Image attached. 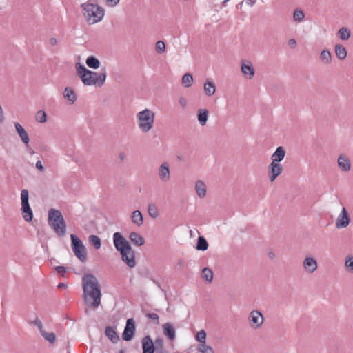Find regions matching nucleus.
Listing matches in <instances>:
<instances>
[{
  "label": "nucleus",
  "mask_w": 353,
  "mask_h": 353,
  "mask_svg": "<svg viewBox=\"0 0 353 353\" xmlns=\"http://www.w3.org/2000/svg\"><path fill=\"white\" fill-rule=\"evenodd\" d=\"M49 43H50V44L51 46H56V45H57V39H56L55 38H51V39H50V40H49Z\"/></svg>",
  "instance_id": "50"
},
{
  "label": "nucleus",
  "mask_w": 353,
  "mask_h": 353,
  "mask_svg": "<svg viewBox=\"0 0 353 353\" xmlns=\"http://www.w3.org/2000/svg\"><path fill=\"white\" fill-rule=\"evenodd\" d=\"M264 321L263 314L258 310L252 311L248 316V323L251 328L259 329Z\"/></svg>",
  "instance_id": "9"
},
{
  "label": "nucleus",
  "mask_w": 353,
  "mask_h": 353,
  "mask_svg": "<svg viewBox=\"0 0 353 353\" xmlns=\"http://www.w3.org/2000/svg\"><path fill=\"white\" fill-rule=\"evenodd\" d=\"M242 6H243V2H241L240 3H239L236 7L237 8L239 9H241L242 8Z\"/></svg>",
  "instance_id": "55"
},
{
  "label": "nucleus",
  "mask_w": 353,
  "mask_h": 353,
  "mask_svg": "<svg viewBox=\"0 0 353 353\" xmlns=\"http://www.w3.org/2000/svg\"><path fill=\"white\" fill-rule=\"evenodd\" d=\"M202 276L208 283H210L213 279V273L209 268H205L202 271Z\"/></svg>",
  "instance_id": "38"
},
{
  "label": "nucleus",
  "mask_w": 353,
  "mask_h": 353,
  "mask_svg": "<svg viewBox=\"0 0 353 353\" xmlns=\"http://www.w3.org/2000/svg\"><path fill=\"white\" fill-rule=\"evenodd\" d=\"M338 35L341 40L346 41L350 37V30L347 28L343 27L338 31Z\"/></svg>",
  "instance_id": "31"
},
{
  "label": "nucleus",
  "mask_w": 353,
  "mask_h": 353,
  "mask_svg": "<svg viewBox=\"0 0 353 353\" xmlns=\"http://www.w3.org/2000/svg\"><path fill=\"white\" fill-rule=\"evenodd\" d=\"M131 219L133 223L139 227L142 225L143 223V216L139 210H135L132 213Z\"/></svg>",
  "instance_id": "23"
},
{
  "label": "nucleus",
  "mask_w": 353,
  "mask_h": 353,
  "mask_svg": "<svg viewBox=\"0 0 353 353\" xmlns=\"http://www.w3.org/2000/svg\"><path fill=\"white\" fill-rule=\"evenodd\" d=\"M81 8L83 15L90 24L100 21L104 16V10L97 3L87 1L81 4Z\"/></svg>",
  "instance_id": "4"
},
{
  "label": "nucleus",
  "mask_w": 353,
  "mask_h": 353,
  "mask_svg": "<svg viewBox=\"0 0 353 353\" xmlns=\"http://www.w3.org/2000/svg\"><path fill=\"white\" fill-rule=\"evenodd\" d=\"M182 84L185 88H189L192 85L193 83V77L190 73H186L182 77Z\"/></svg>",
  "instance_id": "33"
},
{
  "label": "nucleus",
  "mask_w": 353,
  "mask_h": 353,
  "mask_svg": "<svg viewBox=\"0 0 353 353\" xmlns=\"http://www.w3.org/2000/svg\"><path fill=\"white\" fill-rule=\"evenodd\" d=\"M282 171L283 167L281 163H274L271 162L268 166V170L270 181L271 182L274 181L276 177L282 173Z\"/></svg>",
  "instance_id": "10"
},
{
  "label": "nucleus",
  "mask_w": 353,
  "mask_h": 353,
  "mask_svg": "<svg viewBox=\"0 0 353 353\" xmlns=\"http://www.w3.org/2000/svg\"><path fill=\"white\" fill-rule=\"evenodd\" d=\"M254 1H246V3L248 5V6L250 7H252L253 5H254Z\"/></svg>",
  "instance_id": "54"
},
{
  "label": "nucleus",
  "mask_w": 353,
  "mask_h": 353,
  "mask_svg": "<svg viewBox=\"0 0 353 353\" xmlns=\"http://www.w3.org/2000/svg\"><path fill=\"white\" fill-rule=\"evenodd\" d=\"M83 298L86 305L97 308L101 304V292L97 279L92 274L82 278Z\"/></svg>",
  "instance_id": "1"
},
{
  "label": "nucleus",
  "mask_w": 353,
  "mask_h": 353,
  "mask_svg": "<svg viewBox=\"0 0 353 353\" xmlns=\"http://www.w3.org/2000/svg\"><path fill=\"white\" fill-rule=\"evenodd\" d=\"M143 353H154V343L149 336L143 338L141 341Z\"/></svg>",
  "instance_id": "15"
},
{
  "label": "nucleus",
  "mask_w": 353,
  "mask_h": 353,
  "mask_svg": "<svg viewBox=\"0 0 353 353\" xmlns=\"http://www.w3.org/2000/svg\"><path fill=\"white\" fill-rule=\"evenodd\" d=\"M87 65L93 69H97L100 67L99 61L93 56H90L87 58L85 61Z\"/></svg>",
  "instance_id": "28"
},
{
  "label": "nucleus",
  "mask_w": 353,
  "mask_h": 353,
  "mask_svg": "<svg viewBox=\"0 0 353 353\" xmlns=\"http://www.w3.org/2000/svg\"><path fill=\"white\" fill-rule=\"evenodd\" d=\"M107 2H108V6H112V7H113V6H115L117 4V3H118L119 1H107Z\"/></svg>",
  "instance_id": "51"
},
{
  "label": "nucleus",
  "mask_w": 353,
  "mask_h": 353,
  "mask_svg": "<svg viewBox=\"0 0 353 353\" xmlns=\"http://www.w3.org/2000/svg\"><path fill=\"white\" fill-rule=\"evenodd\" d=\"M345 265L348 271L353 272V257L347 259Z\"/></svg>",
  "instance_id": "43"
},
{
  "label": "nucleus",
  "mask_w": 353,
  "mask_h": 353,
  "mask_svg": "<svg viewBox=\"0 0 353 353\" xmlns=\"http://www.w3.org/2000/svg\"><path fill=\"white\" fill-rule=\"evenodd\" d=\"M338 165L339 168L344 172L350 170L351 163L350 159L343 155L339 156L338 159Z\"/></svg>",
  "instance_id": "20"
},
{
  "label": "nucleus",
  "mask_w": 353,
  "mask_h": 353,
  "mask_svg": "<svg viewBox=\"0 0 353 353\" xmlns=\"http://www.w3.org/2000/svg\"><path fill=\"white\" fill-rule=\"evenodd\" d=\"M204 91L205 94L208 96L213 95L216 91L214 84L212 81H206L204 84Z\"/></svg>",
  "instance_id": "29"
},
{
  "label": "nucleus",
  "mask_w": 353,
  "mask_h": 353,
  "mask_svg": "<svg viewBox=\"0 0 353 353\" xmlns=\"http://www.w3.org/2000/svg\"><path fill=\"white\" fill-rule=\"evenodd\" d=\"M148 214L152 218H157L159 216V210L156 205L150 203L148 208Z\"/></svg>",
  "instance_id": "34"
},
{
  "label": "nucleus",
  "mask_w": 353,
  "mask_h": 353,
  "mask_svg": "<svg viewBox=\"0 0 353 353\" xmlns=\"http://www.w3.org/2000/svg\"><path fill=\"white\" fill-rule=\"evenodd\" d=\"M335 54L336 56L340 59L343 60L347 57V51L344 46L341 44L335 46Z\"/></svg>",
  "instance_id": "24"
},
{
  "label": "nucleus",
  "mask_w": 353,
  "mask_h": 353,
  "mask_svg": "<svg viewBox=\"0 0 353 353\" xmlns=\"http://www.w3.org/2000/svg\"><path fill=\"white\" fill-rule=\"evenodd\" d=\"M113 241L116 249L121 255L122 260L130 268H134L136 265L135 255L129 242L119 232L114 234Z\"/></svg>",
  "instance_id": "2"
},
{
  "label": "nucleus",
  "mask_w": 353,
  "mask_h": 353,
  "mask_svg": "<svg viewBox=\"0 0 353 353\" xmlns=\"http://www.w3.org/2000/svg\"><path fill=\"white\" fill-rule=\"evenodd\" d=\"M350 223V217L345 208H343L341 213L336 220V227L337 228H346Z\"/></svg>",
  "instance_id": "11"
},
{
  "label": "nucleus",
  "mask_w": 353,
  "mask_h": 353,
  "mask_svg": "<svg viewBox=\"0 0 353 353\" xmlns=\"http://www.w3.org/2000/svg\"><path fill=\"white\" fill-rule=\"evenodd\" d=\"M63 96L65 99L69 101L71 103H74L77 99L76 94L72 89L70 88H65Z\"/></svg>",
  "instance_id": "25"
},
{
  "label": "nucleus",
  "mask_w": 353,
  "mask_h": 353,
  "mask_svg": "<svg viewBox=\"0 0 353 353\" xmlns=\"http://www.w3.org/2000/svg\"><path fill=\"white\" fill-rule=\"evenodd\" d=\"M165 49V45L163 41H159L156 43V50L158 53H163Z\"/></svg>",
  "instance_id": "42"
},
{
  "label": "nucleus",
  "mask_w": 353,
  "mask_h": 353,
  "mask_svg": "<svg viewBox=\"0 0 353 353\" xmlns=\"http://www.w3.org/2000/svg\"><path fill=\"white\" fill-rule=\"evenodd\" d=\"M137 124L143 132H149L153 127L155 114L149 109H145L137 114Z\"/></svg>",
  "instance_id": "6"
},
{
  "label": "nucleus",
  "mask_w": 353,
  "mask_h": 353,
  "mask_svg": "<svg viewBox=\"0 0 353 353\" xmlns=\"http://www.w3.org/2000/svg\"><path fill=\"white\" fill-rule=\"evenodd\" d=\"M120 158L121 160H123L124 159V154H120Z\"/></svg>",
  "instance_id": "56"
},
{
  "label": "nucleus",
  "mask_w": 353,
  "mask_h": 353,
  "mask_svg": "<svg viewBox=\"0 0 353 353\" xmlns=\"http://www.w3.org/2000/svg\"><path fill=\"white\" fill-rule=\"evenodd\" d=\"M41 335L43 336L45 340L48 341V342L53 343L56 341V336L55 334L52 332L48 333L44 330H41L40 332Z\"/></svg>",
  "instance_id": "36"
},
{
  "label": "nucleus",
  "mask_w": 353,
  "mask_h": 353,
  "mask_svg": "<svg viewBox=\"0 0 353 353\" xmlns=\"http://www.w3.org/2000/svg\"><path fill=\"white\" fill-rule=\"evenodd\" d=\"M304 13L302 10H296L294 12V19L295 21H301L304 18Z\"/></svg>",
  "instance_id": "41"
},
{
  "label": "nucleus",
  "mask_w": 353,
  "mask_h": 353,
  "mask_svg": "<svg viewBox=\"0 0 353 353\" xmlns=\"http://www.w3.org/2000/svg\"><path fill=\"white\" fill-rule=\"evenodd\" d=\"M56 270L59 274H61L62 276H63L64 274L66 272L65 268L62 266L57 267Z\"/></svg>",
  "instance_id": "47"
},
{
  "label": "nucleus",
  "mask_w": 353,
  "mask_h": 353,
  "mask_svg": "<svg viewBox=\"0 0 353 353\" xmlns=\"http://www.w3.org/2000/svg\"><path fill=\"white\" fill-rule=\"evenodd\" d=\"M159 176L163 181H168L170 179V170L167 163H164L160 166Z\"/></svg>",
  "instance_id": "19"
},
{
  "label": "nucleus",
  "mask_w": 353,
  "mask_h": 353,
  "mask_svg": "<svg viewBox=\"0 0 353 353\" xmlns=\"http://www.w3.org/2000/svg\"><path fill=\"white\" fill-rule=\"evenodd\" d=\"M14 126H15L16 130H17L19 136L20 137L22 142L24 144L28 145L29 143L30 139H29V136H28V134L27 133V132L24 130L23 126L19 123H15Z\"/></svg>",
  "instance_id": "17"
},
{
  "label": "nucleus",
  "mask_w": 353,
  "mask_h": 353,
  "mask_svg": "<svg viewBox=\"0 0 353 353\" xmlns=\"http://www.w3.org/2000/svg\"><path fill=\"white\" fill-rule=\"evenodd\" d=\"M208 243L206 239L203 236H199L196 245V249L199 250L205 251L208 249Z\"/></svg>",
  "instance_id": "32"
},
{
  "label": "nucleus",
  "mask_w": 353,
  "mask_h": 353,
  "mask_svg": "<svg viewBox=\"0 0 353 353\" xmlns=\"http://www.w3.org/2000/svg\"><path fill=\"white\" fill-rule=\"evenodd\" d=\"M285 156V151L281 146L278 147L271 156L272 163H280Z\"/></svg>",
  "instance_id": "16"
},
{
  "label": "nucleus",
  "mask_w": 353,
  "mask_h": 353,
  "mask_svg": "<svg viewBox=\"0 0 353 353\" xmlns=\"http://www.w3.org/2000/svg\"><path fill=\"white\" fill-rule=\"evenodd\" d=\"M196 340L200 342V343H205L206 339V333L204 330L199 331L196 336Z\"/></svg>",
  "instance_id": "40"
},
{
  "label": "nucleus",
  "mask_w": 353,
  "mask_h": 353,
  "mask_svg": "<svg viewBox=\"0 0 353 353\" xmlns=\"http://www.w3.org/2000/svg\"><path fill=\"white\" fill-rule=\"evenodd\" d=\"M208 117V111L205 109H201L199 110L198 121L201 125L206 124Z\"/></svg>",
  "instance_id": "27"
},
{
  "label": "nucleus",
  "mask_w": 353,
  "mask_h": 353,
  "mask_svg": "<svg viewBox=\"0 0 353 353\" xmlns=\"http://www.w3.org/2000/svg\"><path fill=\"white\" fill-rule=\"evenodd\" d=\"M158 342H160L161 343H163V341L161 339H159V340H157L156 341V343H157Z\"/></svg>",
  "instance_id": "57"
},
{
  "label": "nucleus",
  "mask_w": 353,
  "mask_h": 353,
  "mask_svg": "<svg viewBox=\"0 0 353 353\" xmlns=\"http://www.w3.org/2000/svg\"><path fill=\"white\" fill-rule=\"evenodd\" d=\"M70 238L72 241V249L75 256L81 261H85L87 259L86 250L82 241L75 234H71Z\"/></svg>",
  "instance_id": "7"
},
{
  "label": "nucleus",
  "mask_w": 353,
  "mask_h": 353,
  "mask_svg": "<svg viewBox=\"0 0 353 353\" xmlns=\"http://www.w3.org/2000/svg\"><path fill=\"white\" fill-rule=\"evenodd\" d=\"M33 323L39 328L40 332L43 330L42 323L39 319H36Z\"/></svg>",
  "instance_id": "45"
},
{
  "label": "nucleus",
  "mask_w": 353,
  "mask_h": 353,
  "mask_svg": "<svg viewBox=\"0 0 353 353\" xmlns=\"http://www.w3.org/2000/svg\"><path fill=\"white\" fill-rule=\"evenodd\" d=\"M198 350L202 353H214L212 347L208 345L205 343H200L198 345Z\"/></svg>",
  "instance_id": "37"
},
{
  "label": "nucleus",
  "mask_w": 353,
  "mask_h": 353,
  "mask_svg": "<svg viewBox=\"0 0 353 353\" xmlns=\"http://www.w3.org/2000/svg\"><path fill=\"white\" fill-rule=\"evenodd\" d=\"M288 45L292 48H295L296 46V42L295 41V39H291L289 40L288 41Z\"/></svg>",
  "instance_id": "48"
},
{
  "label": "nucleus",
  "mask_w": 353,
  "mask_h": 353,
  "mask_svg": "<svg viewBox=\"0 0 353 353\" xmlns=\"http://www.w3.org/2000/svg\"><path fill=\"white\" fill-rule=\"evenodd\" d=\"M179 103L180 105L183 108H185L187 105V100L185 98H184L183 97L179 98Z\"/></svg>",
  "instance_id": "46"
},
{
  "label": "nucleus",
  "mask_w": 353,
  "mask_h": 353,
  "mask_svg": "<svg viewBox=\"0 0 353 353\" xmlns=\"http://www.w3.org/2000/svg\"><path fill=\"white\" fill-rule=\"evenodd\" d=\"M319 58L321 62L325 64H329L332 61V54L327 50H324L321 52Z\"/></svg>",
  "instance_id": "30"
},
{
  "label": "nucleus",
  "mask_w": 353,
  "mask_h": 353,
  "mask_svg": "<svg viewBox=\"0 0 353 353\" xmlns=\"http://www.w3.org/2000/svg\"><path fill=\"white\" fill-rule=\"evenodd\" d=\"M58 288H60V289H65L67 288V285L65 284V283H60L58 285Z\"/></svg>",
  "instance_id": "52"
},
{
  "label": "nucleus",
  "mask_w": 353,
  "mask_h": 353,
  "mask_svg": "<svg viewBox=\"0 0 353 353\" xmlns=\"http://www.w3.org/2000/svg\"><path fill=\"white\" fill-rule=\"evenodd\" d=\"M195 190L200 198H203L206 194V186L201 181H198L195 184Z\"/></svg>",
  "instance_id": "22"
},
{
  "label": "nucleus",
  "mask_w": 353,
  "mask_h": 353,
  "mask_svg": "<svg viewBox=\"0 0 353 353\" xmlns=\"http://www.w3.org/2000/svg\"><path fill=\"white\" fill-rule=\"evenodd\" d=\"M36 168L40 171L43 172L44 168L41 161H37L36 163Z\"/></svg>",
  "instance_id": "49"
},
{
  "label": "nucleus",
  "mask_w": 353,
  "mask_h": 353,
  "mask_svg": "<svg viewBox=\"0 0 353 353\" xmlns=\"http://www.w3.org/2000/svg\"><path fill=\"white\" fill-rule=\"evenodd\" d=\"M28 191L26 189H23L21 192V211L23 218L26 221H30L32 219V211L29 205L28 202Z\"/></svg>",
  "instance_id": "8"
},
{
  "label": "nucleus",
  "mask_w": 353,
  "mask_h": 353,
  "mask_svg": "<svg viewBox=\"0 0 353 353\" xmlns=\"http://www.w3.org/2000/svg\"><path fill=\"white\" fill-rule=\"evenodd\" d=\"M268 256L270 259H274L275 257V254L272 252H270L268 253Z\"/></svg>",
  "instance_id": "53"
},
{
  "label": "nucleus",
  "mask_w": 353,
  "mask_h": 353,
  "mask_svg": "<svg viewBox=\"0 0 353 353\" xmlns=\"http://www.w3.org/2000/svg\"><path fill=\"white\" fill-rule=\"evenodd\" d=\"M147 316L151 320L156 322V324H159V316L155 313L148 314Z\"/></svg>",
  "instance_id": "44"
},
{
  "label": "nucleus",
  "mask_w": 353,
  "mask_h": 353,
  "mask_svg": "<svg viewBox=\"0 0 353 353\" xmlns=\"http://www.w3.org/2000/svg\"><path fill=\"white\" fill-rule=\"evenodd\" d=\"M35 118L37 121L45 123L46 121L47 115L44 111L39 110L36 113Z\"/></svg>",
  "instance_id": "39"
},
{
  "label": "nucleus",
  "mask_w": 353,
  "mask_h": 353,
  "mask_svg": "<svg viewBox=\"0 0 353 353\" xmlns=\"http://www.w3.org/2000/svg\"><path fill=\"white\" fill-rule=\"evenodd\" d=\"M241 72L243 76L248 79H252L254 75V68L250 61L242 63Z\"/></svg>",
  "instance_id": "14"
},
{
  "label": "nucleus",
  "mask_w": 353,
  "mask_h": 353,
  "mask_svg": "<svg viewBox=\"0 0 353 353\" xmlns=\"http://www.w3.org/2000/svg\"><path fill=\"white\" fill-rule=\"evenodd\" d=\"M303 267L307 273L312 274L317 269V261L311 256H307L303 262Z\"/></svg>",
  "instance_id": "13"
},
{
  "label": "nucleus",
  "mask_w": 353,
  "mask_h": 353,
  "mask_svg": "<svg viewBox=\"0 0 353 353\" xmlns=\"http://www.w3.org/2000/svg\"><path fill=\"white\" fill-rule=\"evenodd\" d=\"M129 238L137 246H141L144 243L143 238L137 232L130 233Z\"/></svg>",
  "instance_id": "26"
},
{
  "label": "nucleus",
  "mask_w": 353,
  "mask_h": 353,
  "mask_svg": "<svg viewBox=\"0 0 353 353\" xmlns=\"http://www.w3.org/2000/svg\"><path fill=\"white\" fill-rule=\"evenodd\" d=\"M135 330V325L132 319H129L127 321L126 326L122 334V338L124 341H130L134 335Z\"/></svg>",
  "instance_id": "12"
},
{
  "label": "nucleus",
  "mask_w": 353,
  "mask_h": 353,
  "mask_svg": "<svg viewBox=\"0 0 353 353\" xmlns=\"http://www.w3.org/2000/svg\"><path fill=\"white\" fill-rule=\"evenodd\" d=\"M77 70L82 82L86 85H97L101 87L105 81V73H97L90 71L81 65H77Z\"/></svg>",
  "instance_id": "3"
},
{
  "label": "nucleus",
  "mask_w": 353,
  "mask_h": 353,
  "mask_svg": "<svg viewBox=\"0 0 353 353\" xmlns=\"http://www.w3.org/2000/svg\"><path fill=\"white\" fill-rule=\"evenodd\" d=\"M105 335L112 342L117 343L119 340V336L116 331L111 327H107L105 330Z\"/></svg>",
  "instance_id": "21"
},
{
  "label": "nucleus",
  "mask_w": 353,
  "mask_h": 353,
  "mask_svg": "<svg viewBox=\"0 0 353 353\" xmlns=\"http://www.w3.org/2000/svg\"><path fill=\"white\" fill-rule=\"evenodd\" d=\"M48 223L59 236L65 232V223L62 214L59 210L50 209L48 212Z\"/></svg>",
  "instance_id": "5"
},
{
  "label": "nucleus",
  "mask_w": 353,
  "mask_h": 353,
  "mask_svg": "<svg viewBox=\"0 0 353 353\" xmlns=\"http://www.w3.org/2000/svg\"><path fill=\"white\" fill-rule=\"evenodd\" d=\"M89 241L90 244L94 246L95 249H99L101 247V239L96 235H91L89 236Z\"/></svg>",
  "instance_id": "35"
},
{
  "label": "nucleus",
  "mask_w": 353,
  "mask_h": 353,
  "mask_svg": "<svg viewBox=\"0 0 353 353\" xmlns=\"http://www.w3.org/2000/svg\"><path fill=\"white\" fill-rule=\"evenodd\" d=\"M163 334L170 340L172 341L175 339L176 332L173 325L170 323H166L163 325Z\"/></svg>",
  "instance_id": "18"
}]
</instances>
